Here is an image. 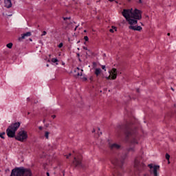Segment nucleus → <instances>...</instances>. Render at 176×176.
I'll use <instances>...</instances> for the list:
<instances>
[{
    "mask_svg": "<svg viewBox=\"0 0 176 176\" xmlns=\"http://www.w3.org/2000/svg\"><path fill=\"white\" fill-rule=\"evenodd\" d=\"M127 157V154H120L118 155H114L111 159V164L114 167H119L114 170V176H122L123 173V164L124 163V160Z\"/></svg>",
    "mask_w": 176,
    "mask_h": 176,
    "instance_id": "f257e3e1",
    "label": "nucleus"
},
{
    "mask_svg": "<svg viewBox=\"0 0 176 176\" xmlns=\"http://www.w3.org/2000/svg\"><path fill=\"white\" fill-rule=\"evenodd\" d=\"M124 129V134L126 135L124 139L125 142H129L131 145H137L138 144L137 130H133V128L129 124L125 125Z\"/></svg>",
    "mask_w": 176,
    "mask_h": 176,
    "instance_id": "f03ea898",
    "label": "nucleus"
},
{
    "mask_svg": "<svg viewBox=\"0 0 176 176\" xmlns=\"http://www.w3.org/2000/svg\"><path fill=\"white\" fill-rule=\"evenodd\" d=\"M31 170L21 166L12 169L10 176H31Z\"/></svg>",
    "mask_w": 176,
    "mask_h": 176,
    "instance_id": "7ed1b4c3",
    "label": "nucleus"
},
{
    "mask_svg": "<svg viewBox=\"0 0 176 176\" xmlns=\"http://www.w3.org/2000/svg\"><path fill=\"white\" fill-rule=\"evenodd\" d=\"M20 122H17L15 123L11 124L6 130L7 135L9 138H14L16 137V131L20 127Z\"/></svg>",
    "mask_w": 176,
    "mask_h": 176,
    "instance_id": "20e7f679",
    "label": "nucleus"
},
{
    "mask_svg": "<svg viewBox=\"0 0 176 176\" xmlns=\"http://www.w3.org/2000/svg\"><path fill=\"white\" fill-rule=\"evenodd\" d=\"M145 164L141 162L140 157H136L134 161V168L135 170V175H140V173H142L143 170H145Z\"/></svg>",
    "mask_w": 176,
    "mask_h": 176,
    "instance_id": "39448f33",
    "label": "nucleus"
},
{
    "mask_svg": "<svg viewBox=\"0 0 176 176\" xmlns=\"http://www.w3.org/2000/svg\"><path fill=\"white\" fill-rule=\"evenodd\" d=\"M28 138V134L25 131H19L17 135L15 137V139L17 140V141H21V142H23L24 140H27Z\"/></svg>",
    "mask_w": 176,
    "mask_h": 176,
    "instance_id": "423d86ee",
    "label": "nucleus"
},
{
    "mask_svg": "<svg viewBox=\"0 0 176 176\" xmlns=\"http://www.w3.org/2000/svg\"><path fill=\"white\" fill-rule=\"evenodd\" d=\"M131 18L135 19V20H141V19H142V12L137 8L133 11L132 10Z\"/></svg>",
    "mask_w": 176,
    "mask_h": 176,
    "instance_id": "0eeeda50",
    "label": "nucleus"
},
{
    "mask_svg": "<svg viewBox=\"0 0 176 176\" xmlns=\"http://www.w3.org/2000/svg\"><path fill=\"white\" fill-rule=\"evenodd\" d=\"M150 168V173L153 176H159L157 170H160V166L159 165H153L150 164L148 165Z\"/></svg>",
    "mask_w": 176,
    "mask_h": 176,
    "instance_id": "6e6552de",
    "label": "nucleus"
},
{
    "mask_svg": "<svg viewBox=\"0 0 176 176\" xmlns=\"http://www.w3.org/2000/svg\"><path fill=\"white\" fill-rule=\"evenodd\" d=\"M109 76L106 77V79H107V80H109V79L115 80L118 76V70L113 68L111 70L109 71Z\"/></svg>",
    "mask_w": 176,
    "mask_h": 176,
    "instance_id": "1a4fd4ad",
    "label": "nucleus"
},
{
    "mask_svg": "<svg viewBox=\"0 0 176 176\" xmlns=\"http://www.w3.org/2000/svg\"><path fill=\"white\" fill-rule=\"evenodd\" d=\"M132 10H133V8L123 10L122 16L126 19V20H129V19L131 17Z\"/></svg>",
    "mask_w": 176,
    "mask_h": 176,
    "instance_id": "9d476101",
    "label": "nucleus"
},
{
    "mask_svg": "<svg viewBox=\"0 0 176 176\" xmlns=\"http://www.w3.org/2000/svg\"><path fill=\"white\" fill-rule=\"evenodd\" d=\"M32 34L31 32H27L26 33L22 34L21 37H19V42H21L23 39H25V38H28V36H31Z\"/></svg>",
    "mask_w": 176,
    "mask_h": 176,
    "instance_id": "9b49d317",
    "label": "nucleus"
},
{
    "mask_svg": "<svg viewBox=\"0 0 176 176\" xmlns=\"http://www.w3.org/2000/svg\"><path fill=\"white\" fill-rule=\"evenodd\" d=\"M73 164H74L76 167H82V161L80 159H77L76 157H74Z\"/></svg>",
    "mask_w": 176,
    "mask_h": 176,
    "instance_id": "f8f14e48",
    "label": "nucleus"
},
{
    "mask_svg": "<svg viewBox=\"0 0 176 176\" xmlns=\"http://www.w3.org/2000/svg\"><path fill=\"white\" fill-rule=\"evenodd\" d=\"M126 21H128L129 24H130V25H134L135 24H138V19H131L128 18V19H126Z\"/></svg>",
    "mask_w": 176,
    "mask_h": 176,
    "instance_id": "ddd939ff",
    "label": "nucleus"
},
{
    "mask_svg": "<svg viewBox=\"0 0 176 176\" xmlns=\"http://www.w3.org/2000/svg\"><path fill=\"white\" fill-rule=\"evenodd\" d=\"M109 147L111 151H113L115 149H120V145L113 143V144H109Z\"/></svg>",
    "mask_w": 176,
    "mask_h": 176,
    "instance_id": "4468645a",
    "label": "nucleus"
},
{
    "mask_svg": "<svg viewBox=\"0 0 176 176\" xmlns=\"http://www.w3.org/2000/svg\"><path fill=\"white\" fill-rule=\"evenodd\" d=\"M83 72V69H79V67H77L74 70V76H82Z\"/></svg>",
    "mask_w": 176,
    "mask_h": 176,
    "instance_id": "2eb2a0df",
    "label": "nucleus"
},
{
    "mask_svg": "<svg viewBox=\"0 0 176 176\" xmlns=\"http://www.w3.org/2000/svg\"><path fill=\"white\" fill-rule=\"evenodd\" d=\"M129 30H133V31H141L142 30V27L138 25H129Z\"/></svg>",
    "mask_w": 176,
    "mask_h": 176,
    "instance_id": "dca6fc26",
    "label": "nucleus"
},
{
    "mask_svg": "<svg viewBox=\"0 0 176 176\" xmlns=\"http://www.w3.org/2000/svg\"><path fill=\"white\" fill-rule=\"evenodd\" d=\"M4 5L7 9L10 8L12 6V0H4Z\"/></svg>",
    "mask_w": 176,
    "mask_h": 176,
    "instance_id": "f3484780",
    "label": "nucleus"
},
{
    "mask_svg": "<svg viewBox=\"0 0 176 176\" xmlns=\"http://www.w3.org/2000/svg\"><path fill=\"white\" fill-rule=\"evenodd\" d=\"M100 74H101V69L96 68L95 69V75H96V76H98V75H100Z\"/></svg>",
    "mask_w": 176,
    "mask_h": 176,
    "instance_id": "a211bd4d",
    "label": "nucleus"
},
{
    "mask_svg": "<svg viewBox=\"0 0 176 176\" xmlns=\"http://www.w3.org/2000/svg\"><path fill=\"white\" fill-rule=\"evenodd\" d=\"M58 59H57V58H53L52 59V63H56V65H58Z\"/></svg>",
    "mask_w": 176,
    "mask_h": 176,
    "instance_id": "6ab92c4d",
    "label": "nucleus"
},
{
    "mask_svg": "<svg viewBox=\"0 0 176 176\" xmlns=\"http://www.w3.org/2000/svg\"><path fill=\"white\" fill-rule=\"evenodd\" d=\"M127 151L128 152H135V147H129Z\"/></svg>",
    "mask_w": 176,
    "mask_h": 176,
    "instance_id": "aec40b11",
    "label": "nucleus"
},
{
    "mask_svg": "<svg viewBox=\"0 0 176 176\" xmlns=\"http://www.w3.org/2000/svg\"><path fill=\"white\" fill-rule=\"evenodd\" d=\"M49 134H50V133L48 131H45L44 135H45L46 140H49Z\"/></svg>",
    "mask_w": 176,
    "mask_h": 176,
    "instance_id": "412c9836",
    "label": "nucleus"
},
{
    "mask_svg": "<svg viewBox=\"0 0 176 176\" xmlns=\"http://www.w3.org/2000/svg\"><path fill=\"white\" fill-rule=\"evenodd\" d=\"M114 30H115V31H116V27L112 26V29H110L109 32L113 33V32H115Z\"/></svg>",
    "mask_w": 176,
    "mask_h": 176,
    "instance_id": "4be33fe9",
    "label": "nucleus"
},
{
    "mask_svg": "<svg viewBox=\"0 0 176 176\" xmlns=\"http://www.w3.org/2000/svg\"><path fill=\"white\" fill-rule=\"evenodd\" d=\"M7 47H8V49H12V47H13V43H8Z\"/></svg>",
    "mask_w": 176,
    "mask_h": 176,
    "instance_id": "5701e85b",
    "label": "nucleus"
},
{
    "mask_svg": "<svg viewBox=\"0 0 176 176\" xmlns=\"http://www.w3.org/2000/svg\"><path fill=\"white\" fill-rule=\"evenodd\" d=\"M3 135H5V132L0 133V138L5 140V137Z\"/></svg>",
    "mask_w": 176,
    "mask_h": 176,
    "instance_id": "b1692460",
    "label": "nucleus"
},
{
    "mask_svg": "<svg viewBox=\"0 0 176 176\" xmlns=\"http://www.w3.org/2000/svg\"><path fill=\"white\" fill-rule=\"evenodd\" d=\"M165 157H166V160H170V155H168V153L166 154Z\"/></svg>",
    "mask_w": 176,
    "mask_h": 176,
    "instance_id": "393cba45",
    "label": "nucleus"
},
{
    "mask_svg": "<svg viewBox=\"0 0 176 176\" xmlns=\"http://www.w3.org/2000/svg\"><path fill=\"white\" fill-rule=\"evenodd\" d=\"M84 39H85V42L89 41V37L87 36H84Z\"/></svg>",
    "mask_w": 176,
    "mask_h": 176,
    "instance_id": "a878e982",
    "label": "nucleus"
},
{
    "mask_svg": "<svg viewBox=\"0 0 176 176\" xmlns=\"http://www.w3.org/2000/svg\"><path fill=\"white\" fill-rule=\"evenodd\" d=\"M64 44H63V43H60L58 45V47H59V49H61V47H63Z\"/></svg>",
    "mask_w": 176,
    "mask_h": 176,
    "instance_id": "bb28decb",
    "label": "nucleus"
},
{
    "mask_svg": "<svg viewBox=\"0 0 176 176\" xmlns=\"http://www.w3.org/2000/svg\"><path fill=\"white\" fill-rule=\"evenodd\" d=\"M89 80H91V82H93V80H94V77H93V76H91L89 77Z\"/></svg>",
    "mask_w": 176,
    "mask_h": 176,
    "instance_id": "cd10ccee",
    "label": "nucleus"
},
{
    "mask_svg": "<svg viewBox=\"0 0 176 176\" xmlns=\"http://www.w3.org/2000/svg\"><path fill=\"white\" fill-rule=\"evenodd\" d=\"M46 34H47V32H46V31H43L41 34V36H45V35H46Z\"/></svg>",
    "mask_w": 176,
    "mask_h": 176,
    "instance_id": "c85d7f7f",
    "label": "nucleus"
},
{
    "mask_svg": "<svg viewBox=\"0 0 176 176\" xmlns=\"http://www.w3.org/2000/svg\"><path fill=\"white\" fill-rule=\"evenodd\" d=\"M137 3H142V0H136Z\"/></svg>",
    "mask_w": 176,
    "mask_h": 176,
    "instance_id": "c756f323",
    "label": "nucleus"
},
{
    "mask_svg": "<svg viewBox=\"0 0 176 176\" xmlns=\"http://www.w3.org/2000/svg\"><path fill=\"white\" fill-rule=\"evenodd\" d=\"M71 17H63V20H69Z\"/></svg>",
    "mask_w": 176,
    "mask_h": 176,
    "instance_id": "7c9ffc66",
    "label": "nucleus"
},
{
    "mask_svg": "<svg viewBox=\"0 0 176 176\" xmlns=\"http://www.w3.org/2000/svg\"><path fill=\"white\" fill-rule=\"evenodd\" d=\"M82 80H84V82H86V80H87V78L86 77H82Z\"/></svg>",
    "mask_w": 176,
    "mask_h": 176,
    "instance_id": "2f4dec72",
    "label": "nucleus"
},
{
    "mask_svg": "<svg viewBox=\"0 0 176 176\" xmlns=\"http://www.w3.org/2000/svg\"><path fill=\"white\" fill-rule=\"evenodd\" d=\"M118 129H120V130H122V129H123V126H122L121 125H118Z\"/></svg>",
    "mask_w": 176,
    "mask_h": 176,
    "instance_id": "473e14b6",
    "label": "nucleus"
},
{
    "mask_svg": "<svg viewBox=\"0 0 176 176\" xmlns=\"http://www.w3.org/2000/svg\"><path fill=\"white\" fill-rule=\"evenodd\" d=\"M102 69H104V71H107V69H105V65H102Z\"/></svg>",
    "mask_w": 176,
    "mask_h": 176,
    "instance_id": "72a5a7b5",
    "label": "nucleus"
},
{
    "mask_svg": "<svg viewBox=\"0 0 176 176\" xmlns=\"http://www.w3.org/2000/svg\"><path fill=\"white\" fill-rule=\"evenodd\" d=\"M69 156H71V153H69L68 155H66L67 159H69Z\"/></svg>",
    "mask_w": 176,
    "mask_h": 176,
    "instance_id": "f704fd0d",
    "label": "nucleus"
},
{
    "mask_svg": "<svg viewBox=\"0 0 176 176\" xmlns=\"http://www.w3.org/2000/svg\"><path fill=\"white\" fill-rule=\"evenodd\" d=\"M52 118L53 119H55V118H56V115H53V116H52Z\"/></svg>",
    "mask_w": 176,
    "mask_h": 176,
    "instance_id": "c9c22d12",
    "label": "nucleus"
},
{
    "mask_svg": "<svg viewBox=\"0 0 176 176\" xmlns=\"http://www.w3.org/2000/svg\"><path fill=\"white\" fill-rule=\"evenodd\" d=\"M42 129H43V127H42V126H38V130H42Z\"/></svg>",
    "mask_w": 176,
    "mask_h": 176,
    "instance_id": "e433bc0d",
    "label": "nucleus"
},
{
    "mask_svg": "<svg viewBox=\"0 0 176 176\" xmlns=\"http://www.w3.org/2000/svg\"><path fill=\"white\" fill-rule=\"evenodd\" d=\"M84 50H87V47H83Z\"/></svg>",
    "mask_w": 176,
    "mask_h": 176,
    "instance_id": "4c0bfd02",
    "label": "nucleus"
},
{
    "mask_svg": "<svg viewBox=\"0 0 176 176\" xmlns=\"http://www.w3.org/2000/svg\"><path fill=\"white\" fill-rule=\"evenodd\" d=\"M46 174H47V176H50V173H49V172H47Z\"/></svg>",
    "mask_w": 176,
    "mask_h": 176,
    "instance_id": "58836bf2",
    "label": "nucleus"
},
{
    "mask_svg": "<svg viewBox=\"0 0 176 176\" xmlns=\"http://www.w3.org/2000/svg\"><path fill=\"white\" fill-rule=\"evenodd\" d=\"M138 93H140V89H137Z\"/></svg>",
    "mask_w": 176,
    "mask_h": 176,
    "instance_id": "ea45409f",
    "label": "nucleus"
},
{
    "mask_svg": "<svg viewBox=\"0 0 176 176\" xmlns=\"http://www.w3.org/2000/svg\"><path fill=\"white\" fill-rule=\"evenodd\" d=\"M109 2H113V1H115V0H109Z\"/></svg>",
    "mask_w": 176,
    "mask_h": 176,
    "instance_id": "a19ab883",
    "label": "nucleus"
},
{
    "mask_svg": "<svg viewBox=\"0 0 176 176\" xmlns=\"http://www.w3.org/2000/svg\"><path fill=\"white\" fill-rule=\"evenodd\" d=\"M27 100H28V101H30V98H27Z\"/></svg>",
    "mask_w": 176,
    "mask_h": 176,
    "instance_id": "79ce46f5",
    "label": "nucleus"
},
{
    "mask_svg": "<svg viewBox=\"0 0 176 176\" xmlns=\"http://www.w3.org/2000/svg\"><path fill=\"white\" fill-rule=\"evenodd\" d=\"M167 35H168V36H170V33H168Z\"/></svg>",
    "mask_w": 176,
    "mask_h": 176,
    "instance_id": "37998d69",
    "label": "nucleus"
},
{
    "mask_svg": "<svg viewBox=\"0 0 176 176\" xmlns=\"http://www.w3.org/2000/svg\"><path fill=\"white\" fill-rule=\"evenodd\" d=\"M171 90H173V91H174V88L172 87V88H171Z\"/></svg>",
    "mask_w": 176,
    "mask_h": 176,
    "instance_id": "c03bdc74",
    "label": "nucleus"
},
{
    "mask_svg": "<svg viewBox=\"0 0 176 176\" xmlns=\"http://www.w3.org/2000/svg\"><path fill=\"white\" fill-rule=\"evenodd\" d=\"M77 56H78V57H79L80 54H77Z\"/></svg>",
    "mask_w": 176,
    "mask_h": 176,
    "instance_id": "a18cd8bd",
    "label": "nucleus"
},
{
    "mask_svg": "<svg viewBox=\"0 0 176 176\" xmlns=\"http://www.w3.org/2000/svg\"><path fill=\"white\" fill-rule=\"evenodd\" d=\"M46 67H49V64H47V65H46Z\"/></svg>",
    "mask_w": 176,
    "mask_h": 176,
    "instance_id": "49530a36",
    "label": "nucleus"
},
{
    "mask_svg": "<svg viewBox=\"0 0 176 176\" xmlns=\"http://www.w3.org/2000/svg\"><path fill=\"white\" fill-rule=\"evenodd\" d=\"M30 41L31 42H32V39L30 38Z\"/></svg>",
    "mask_w": 176,
    "mask_h": 176,
    "instance_id": "de8ad7c7",
    "label": "nucleus"
},
{
    "mask_svg": "<svg viewBox=\"0 0 176 176\" xmlns=\"http://www.w3.org/2000/svg\"><path fill=\"white\" fill-rule=\"evenodd\" d=\"M76 28H78V26L76 27L75 30H76Z\"/></svg>",
    "mask_w": 176,
    "mask_h": 176,
    "instance_id": "09e8293b",
    "label": "nucleus"
},
{
    "mask_svg": "<svg viewBox=\"0 0 176 176\" xmlns=\"http://www.w3.org/2000/svg\"><path fill=\"white\" fill-rule=\"evenodd\" d=\"M28 115H30V112L28 113Z\"/></svg>",
    "mask_w": 176,
    "mask_h": 176,
    "instance_id": "8fccbe9b",
    "label": "nucleus"
},
{
    "mask_svg": "<svg viewBox=\"0 0 176 176\" xmlns=\"http://www.w3.org/2000/svg\"><path fill=\"white\" fill-rule=\"evenodd\" d=\"M43 123H45V120H43Z\"/></svg>",
    "mask_w": 176,
    "mask_h": 176,
    "instance_id": "3c124183",
    "label": "nucleus"
},
{
    "mask_svg": "<svg viewBox=\"0 0 176 176\" xmlns=\"http://www.w3.org/2000/svg\"><path fill=\"white\" fill-rule=\"evenodd\" d=\"M129 1V2H130L131 0H128Z\"/></svg>",
    "mask_w": 176,
    "mask_h": 176,
    "instance_id": "603ef678",
    "label": "nucleus"
},
{
    "mask_svg": "<svg viewBox=\"0 0 176 176\" xmlns=\"http://www.w3.org/2000/svg\"><path fill=\"white\" fill-rule=\"evenodd\" d=\"M129 1V2H130L131 0H128Z\"/></svg>",
    "mask_w": 176,
    "mask_h": 176,
    "instance_id": "864d4df0",
    "label": "nucleus"
},
{
    "mask_svg": "<svg viewBox=\"0 0 176 176\" xmlns=\"http://www.w3.org/2000/svg\"><path fill=\"white\" fill-rule=\"evenodd\" d=\"M94 131H96L95 130L93 131V133H94Z\"/></svg>",
    "mask_w": 176,
    "mask_h": 176,
    "instance_id": "5fc2aeb1",
    "label": "nucleus"
}]
</instances>
